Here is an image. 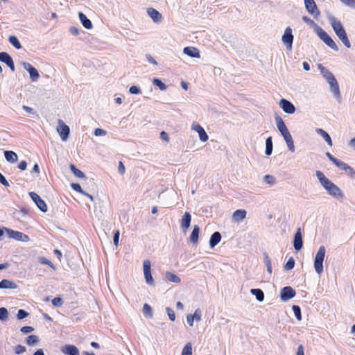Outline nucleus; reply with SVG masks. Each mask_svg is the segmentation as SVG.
Returning <instances> with one entry per match:
<instances>
[{
  "label": "nucleus",
  "instance_id": "f257e3e1",
  "mask_svg": "<svg viewBox=\"0 0 355 355\" xmlns=\"http://www.w3.org/2000/svg\"><path fill=\"white\" fill-rule=\"evenodd\" d=\"M315 175L321 186L329 196L337 200H343L345 196L341 189L329 180L322 171H316Z\"/></svg>",
  "mask_w": 355,
  "mask_h": 355
},
{
  "label": "nucleus",
  "instance_id": "f03ea898",
  "mask_svg": "<svg viewBox=\"0 0 355 355\" xmlns=\"http://www.w3.org/2000/svg\"><path fill=\"white\" fill-rule=\"evenodd\" d=\"M327 19L331 24L335 34L343 42V44L347 47H351V43L348 39L346 31L342 25L341 22L338 20L331 12H327Z\"/></svg>",
  "mask_w": 355,
  "mask_h": 355
},
{
  "label": "nucleus",
  "instance_id": "7ed1b4c3",
  "mask_svg": "<svg viewBox=\"0 0 355 355\" xmlns=\"http://www.w3.org/2000/svg\"><path fill=\"white\" fill-rule=\"evenodd\" d=\"M320 73L329 85L330 90L338 103L341 102V96L338 83L334 74L326 67L320 64L318 66Z\"/></svg>",
  "mask_w": 355,
  "mask_h": 355
},
{
  "label": "nucleus",
  "instance_id": "20e7f679",
  "mask_svg": "<svg viewBox=\"0 0 355 355\" xmlns=\"http://www.w3.org/2000/svg\"><path fill=\"white\" fill-rule=\"evenodd\" d=\"M316 34L318 37L329 48L338 51V47L332 38L320 26L316 28Z\"/></svg>",
  "mask_w": 355,
  "mask_h": 355
},
{
  "label": "nucleus",
  "instance_id": "39448f33",
  "mask_svg": "<svg viewBox=\"0 0 355 355\" xmlns=\"http://www.w3.org/2000/svg\"><path fill=\"white\" fill-rule=\"evenodd\" d=\"M326 250L324 246H320L315 254L314 259V268L317 274L320 275L323 272V261Z\"/></svg>",
  "mask_w": 355,
  "mask_h": 355
},
{
  "label": "nucleus",
  "instance_id": "423d86ee",
  "mask_svg": "<svg viewBox=\"0 0 355 355\" xmlns=\"http://www.w3.org/2000/svg\"><path fill=\"white\" fill-rule=\"evenodd\" d=\"M4 230L9 239H15L21 242H28L30 240L28 235L21 232L15 231L8 228H5Z\"/></svg>",
  "mask_w": 355,
  "mask_h": 355
},
{
  "label": "nucleus",
  "instance_id": "0eeeda50",
  "mask_svg": "<svg viewBox=\"0 0 355 355\" xmlns=\"http://www.w3.org/2000/svg\"><path fill=\"white\" fill-rule=\"evenodd\" d=\"M143 270L146 284L150 286H154L155 282L151 275V263L150 260L146 259L144 261Z\"/></svg>",
  "mask_w": 355,
  "mask_h": 355
},
{
  "label": "nucleus",
  "instance_id": "6e6552de",
  "mask_svg": "<svg viewBox=\"0 0 355 355\" xmlns=\"http://www.w3.org/2000/svg\"><path fill=\"white\" fill-rule=\"evenodd\" d=\"M293 35L292 34V29L291 27L288 26L282 35V42L286 45L287 50L291 51L292 45L293 42Z\"/></svg>",
  "mask_w": 355,
  "mask_h": 355
},
{
  "label": "nucleus",
  "instance_id": "1a4fd4ad",
  "mask_svg": "<svg viewBox=\"0 0 355 355\" xmlns=\"http://www.w3.org/2000/svg\"><path fill=\"white\" fill-rule=\"evenodd\" d=\"M296 295L295 291L291 286H285L280 291V298L282 302H287L294 297Z\"/></svg>",
  "mask_w": 355,
  "mask_h": 355
},
{
  "label": "nucleus",
  "instance_id": "9d476101",
  "mask_svg": "<svg viewBox=\"0 0 355 355\" xmlns=\"http://www.w3.org/2000/svg\"><path fill=\"white\" fill-rule=\"evenodd\" d=\"M305 8L307 12L313 16L314 18H318L320 14L317 5L314 0H304Z\"/></svg>",
  "mask_w": 355,
  "mask_h": 355
},
{
  "label": "nucleus",
  "instance_id": "9b49d317",
  "mask_svg": "<svg viewBox=\"0 0 355 355\" xmlns=\"http://www.w3.org/2000/svg\"><path fill=\"white\" fill-rule=\"evenodd\" d=\"M57 131L59 133L62 141H66L68 139L69 135L70 133L69 127L67 125H66L61 119L58 120Z\"/></svg>",
  "mask_w": 355,
  "mask_h": 355
},
{
  "label": "nucleus",
  "instance_id": "f8f14e48",
  "mask_svg": "<svg viewBox=\"0 0 355 355\" xmlns=\"http://www.w3.org/2000/svg\"><path fill=\"white\" fill-rule=\"evenodd\" d=\"M29 196L42 211L46 212L47 211V206L46 202L40 198L38 194L35 192H30Z\"/></svg>",
  "mask_w": 355,
  "mask_h": 355
},
{
  "label": "nucleus",
  "instance_id": "ddd939ff",
  "mask_svg": "<svg viewBox=\"0 0 355 355\" xmlns=\"http://www.w3.org/2000/svg\"><path fill=\"white\" fill-rule=\"evenodd\" d=\"M22 65L24 69L29 73L30 78L32 80V81H37L40 77V74L37 70L28 62H24L22 63Z\"/></svg>",
  "mask_w": 355,
  "mask_h": 355
},
{
  "label": "nucleus",
  "instance_id": "4468645a",
  "mask_svg": "<svg viewBox=\"0 0 355 355\" xmlns=\"http://www.w3.org/2000/svg\"><path fill=\"white\" fill-rule=\"evenodd\" d=\"M302 245H303V242H302V228L298 227L295 235H294L293 247L296 250H300L302 249Z\"/></svg>",
  "mask_w": 355,
  "mask_h": 355
},
{
  "label": "nucleus",
  "instance_id": "2eb2a0df",
  "mask_svg": "<svg viewBox=\"0 0 355 355\" xmlns=\"http://www.w3.org/2000/svg\"><path fill=\"white\" fill-rule=\"evenodd\" d=\"M279 105L282 109L287 114H293L295 111L294 105L289 101L282 98L280 100Z\"/></svg>",
  "mask_w": 355,
  "mask_h": 355
},
{
  "label": "nucleus",
  "instance_id": "dca6fc26",
  "mask_svg": "<svg viewBox=\"0 0 355 355\" xmlns=\"http://www.w3.org/2000/svg\"><path fill=\"white\" fill-rule=\"evenodd\" d=\"M191 129L198 133L200 141L205 142L208 140L209 137L207 132L200 124L193 123L191 125Z\"/></svg>",
  "mask_w": 355,
  "mask_h": 355
},
{
  "label": "nucleus",
  "instance_id": "f3484780",
  "mask_svg": "<svg viewBox=\"0 0 355 355\" xmlns=\"http://www.w3.org/2000/svg\"><path fill=\"white\" fill-rule=\"evenodd\" d=\"M61 352L67 355H80L78 349L73 345H66L61 347Z\"/></svg>",
  "mask_w": 355,
  "mask_h": 355
},
{
  "label": "nucleus",
  "instance_id": "a211bd4d",
  "mask_svg": "<svg viewBox=\"0 0 355 355\" xmlns=\"http://www.w3.org/2000/svg\"><path fill=\"white\" fill-rule=\"evenodd\" d=\"M183 53L191 58H200V54L199 50L193 46H187L183 49Z\"/></svg>",
  "mask_w": 355,
  "mask_h": 355
},
{
  "label": "nucleus",
  "instance_id": "6ab92c4d",
  "mask_svg": "<svg viewBox=\"0 0 355 355\" xmlns=\"http://www.w3.org/2000/svg\"><path fill=\"white\" fill-rule=\"evenodd\" d=\"M148 15L151 17L155 23H159L162 21V15L157 10L150 8L147 10Z\"/></svg>",
  "mask_w": 355,
  "mask_h": 355
},
{
  "label": "nucleus",
  "instance_id": "aec40b11",
  "mask_svg": "<svg viewBox=\"0 0 355 355\" xmlns=\"http://www.w3.org/2000/svg\"><path fill=\"white\" fill-rule=\"evenodd\" d=\"M338 168L344 171L350 178L355 179V171L347 164L342 162Z\"/></svg>",
  "mask_w": 355,
  "mask_h": 355
},
{
  "label": "nucleus",
  "instance_id": "412c9836",
  "mask_svg": "<svg viewBox=\"0 0 355 355\" xmlns=\"http://www.w3.org/2000/svg\"><path fill=\"white\" fill-rule=\"evenodd\" d=\"M78 17L81 24L85 28L91 29L93 27L91 20L89 19L84 13L80 12Z\"/></svg>",
  "mask_w": 355,
  "mask_h": 355
},
{
  "label": "nucleus",
  "instance_id": "4be33fe9",
  "mask_svg": "<svg viewBox=\"0 0 355 355\" xmlns=\"http://www.w3.org/2000/svg\"><path fill=\"white\" fill-rule=\"evenodd\" d=\"M4 157L7 162L14 164L17 162L18 156L16 153L12 150H5Z\"/></svg>",
  "mask_w": 355,
  "mask_h": 355
},
{
  "label": "nucleus",
  "instance_id": "5701e85b",
  "mask_svg": "<svg viewBox=\"0 0 355 355\" xmlns=\"http://www.w3.org/2000/svg\"><path fill=\"white\" fill-rule=\"evenodd\" d=\"M221 241V235L220 232H215L213 233L209 239V246L211 248H214L217 244Z\"/></svg>",
  "mask_w": 355,
  "mask_h": 355
},
{
  "label": "nucleus",
  "instance_id": "b1692460",
  "mask_svg": "<svg viewBox=\"0 0 355 355\" xmlns=\"http://www.w3.org/2000/svg\"><path fill=\"white\" fill-rule=\"evenodd\" d=\"M246 214V211L244 209H237L233 213V220L236 222L242 220L245 218Z\"/></svg>",
  "mask_w": 355,
  "mask_h": 355
},
{
  "label": "nucleus",
  "instance_id": "393cba45",
  "mask_svg": "<svg viewBox=\"0 0 355 355\" xmlns=\"http://www.w3.org/2000/svg\"><path fill=\"white\" fill-rule=\"evenodd\" d=\"M17 285L12 281L8 279H3L0 282V288L15 289Z\"/></svg>",
  "mask_w": 355,
  "mask_h": 355
},
{
  "label": "nucleus",
  "instance_id": "a878e982",
  "mask_svg": "<svg viewBox=\"0 0 355 355\" xmlns=\"http://www.w3.org/2000/svg\"><path fill=\"white\" fill-rule=\"evenodd\" d=\"M316 132L318 135H320L325 140V141L327 143V144L329 146H332L331 139L329 135L326 131H324V130H322L321 128H317Z\"/></svg>",
  "mask_w": 355,
  "mask_h": 355
},
{
  "label": "nucleus",
  "instance_id": "bb28decb",
  "mask_svg": "<svg viewBox=\"0 0 355 355\" xmlns=\"http://www.w3.org/2000/svg\"><path fill=\"white\" fill-rule=\"evenodd\" d=\"M250 293L252 295H254L257 300L259 302H262L264 300V293L259 288H252L250 290Z\"/></svg>",
  "mask_w": 355,
  "mask_h": 355
},
{
  "label": "nucleus",
  "instance_id": "cd10ccee",
  "mask_svg": "<svg viewBox=\"0 0 355 355\" xmlns=\"http://www.w3.org/2000/svg\"><path fill=\"white\" fill-rule=\"evenodd\" d=\"M273 149V144H272V137H269L266 140V150L265 153L267 156H269L272 154Z\"/></svg>",
  "mask_w": 355,
  "mask_h": 355
},
{
  "label": "nucleus",
  "instance_id": "c85d7f7f",
  "mask_svg": "<svg viewBox=\"0 0 355 355\" xmlns=\"http://www.w3.org/2000/svg\"><path fill=\"white\" fill-rule=\"evenodd\" d=\"M200 229L198 226L195 225L191 234L190 236V241L191 242L193 243H196L198 241V236H199Z\"/></svg>",
  "mask_w": 355,
  "mask_h": 355
},
{
  "label": "nucleus",
  "instance_id": "c756f323",
  "mask_svg": "<svg viewBox=\"0 0 355 355\" xmlns=\"http://www.w3.org/2000/svg\"><path fill=\"white\" fill-rule=\"evenodd\" d=\"M166 277L167 280L171 282L180 283V282H181V279L178 276H177L175 274L171 272H166Z\"/></svg>",
  "mask_w": 355,
  "mask_h": 355
},
{
  "label": "nucleus",
  "instance_id": "7c9ffc66",
  "mask_svg": "<svg viewBox=\"0 0 355 355\" xmlns=\"http://www.w3.org/2000/svg\"><path fill=\"white\" fill-rule=\"evenodd\" d=\"M26 343L30 346H34L39 343V338L36 335H31L26 338Z\"/></svg>",
  "mask_w": 355,
  "mask_h": 355
},
{
  "label": "nucleus",
  "instance_id": "2f4dec72",
  "mask_svg": "<svg viewBox=\"0 0 355 355\" xmlns=\"http://www.w3.org/2000/svg\"><path fill=\"white\" fill-rule=\"evenodd\" d=\"M70 169L75 176L79 178H85V173L78 168H77L74 164H70Z\"/></svg>",
  "mask_w": 355,
  "mask_h": 355
},
{
  "label": "nucleus",
  "instance_id": "473e14b6",
  "mask_svg": "<svg viewBox=\"0 0 355 355\" xmlns=\"http://www.w3.org/2000/svg\"><path fill=\"white\" fill-rule=\"evenodd\" d=\"M275 121L277 129L279 132L287 129L283 119L280 116H275Z\"/></svg>",
  "mask_w": 355,
  "mask_h": 355
},
{
  "label": "nucleus",
  "instance_id": "72a5a7b5",
  "mask_svg": "<svg viewBox=\"0 0 355 355\" xmlns=\"http://www.w3.org/2000/svg\"><path fill=\"white\" fill-rule=\"evenodd\" d=\"M264 262L266 263L267 271L269 274H272V268L271 261L266 252L263 253Z\"/></svg>",
  "mask_w": 355,
  "mask_h": 355
},
{
  "label": "nucleus",
  "instance_id": "f704fd0d",
  "mask_svg": "<svg viewBox=\"0 0 355 355\" xmlns=\"http://www.w3.org/2000/svg\"><path fill=\"white\" fill-rule=\"evenodd\" d=\"M9 42L15 46L17 49H20L21 48V45L19 41V40L14 35H11L8 38Z\"/></svg>",
  "mask_w": 355,
  "mask_h": 355
},
{
  "label": "nucleus",
  "instance_id": "c9c22d12",
  "mask_svg": "<svg viewBox=\"0 0 355 355\" xmlns=\"http://www.w3.org/2000/svg\"><path fill=\"white\" fill-rule=\"evenodd\" d=\"M286 143V145H287V147H288V149L293 153L295 151V145H294V142H293V137L291 135H290L289 137H286L284 139Z\"/></svg>",
  "mask_w": 355,
  "mask_h": 355
},
{
  "label": "nucleus",
  "instance_id": "e433bc0d",
  "mask_svg": "<svg viewBox=\"0 0 355 355\" xmlns=\"http://www.w3.org/2000/svg\"><path fill=\"white\" fill-rule=\"evenodd\" d=\"M12 57L6 52H1L0 53V62H4L8 64V63L11 61Z\"/></svg>",
  "mask_w": 355,
  "mask_h": 355
},
{
  "label": "nucleus",
  "instance_id": "4c0bfd02",
  "mask_svg": "<svg viewBox=\"0 0 355 355\" xmlns=\"http://www.w3.org/2000/svg\"><path fill=\"white\" fill-rule=\"evenodd\" d=\"M181 355H192V345L187 343L182 349Z\"/></svg>",
  "mask_w": 355,
  "mask_h": 355
},
{
  "label": "nucleus",
  "instance_id": "58836bf2",
  "mask_svg": "<svg viewBox=\"0 0 355 355\" xmlns=\"http://www.w3.org/2000/svg\"><path fill=\"white\" fill-rule=\"evenodd\" d=\"M8 319V310L4 307L0 308V320H1L2 322H5V321H7Z\"/></svg>",
  "mask_w": 355,
  "mask_h": 355
},
{
  "label": "nucleus",
  "instance_id": "ea45409f",
  "mask_svg": "<svg viewBox=\"0 0 355 355\" xmlns=\"http://www.w3.org/2000/svg\"><path fill=\"white\" fill-rule=\"evenodd\" d=\"M153 83L154 85L158 87L162 91L166 89V85L161 80L158 78H154L153 80Z\"/></svg>",
  "mask_w": 355,
  "mask_h": 355
},
{
  "label": "nucleus",
  "instance_id": "a19ab883",
  "mask_svg": "<svg viewBox=\"0 0 355 355\" xmlns=\"http://www.w3.org/2000/svg\"><path fill=\"white\" fill-rule=\"evenodd\" d=\"M326 156L329 159V160H331L334 164H335L337 167L339 166V165L341 164V162L343 161L338 159H336V157H334L329 152H327L326 153Z\"/></svg>",
  "mask_w": 355,
  "mask_h": 355
},
{
  "label": "nucleus",
  "instance_id": "79ce46f5",
  "mask_svg": "<svg viewBox=\"0 0 355 355\" xmlns=\"http://www.w3.org/2000/svg\"><path fill=\"white\" fill-rule=\"evenodd\" d=\"M292 309H293V311L294 312L295 316L297 318V320H301L302 315H301V309H300V306L297 305H293Z\"/></svg>",
  "mask_w": 355,
  "mask_h": 355
},
{
  "label": "nucleus",
  "instance_id": "37998d69",
  "mask_svg": "<svg viewBox=\"0 0 355 355\" xmlns=\"http://www.w3.org/2000/svg\"><path fill=\"white\" fill-rule=\"evenodd\" d=\"M295 266V260L293 257H290L284 266L285 270H290Z\"/></svg>",
  "mask_w": 355,
  "mask_h": 355
},
{
  "label": "nucleus",
  "instance_id": "c03bdc74",
  "mask_svg": "<svg viewBox=\"0 0 355 355\" xmlns=\"http://www.w3.org/2000/svg\"><path fill=\"white\" fill-rule=\"evenodd\" d=\"M71 188H72L74 191H77V192H78V193H81V194H83V195H87V193H86L85 191H84L82 189V188H81V187H80V185L79 184H78V183H72V184H71Z\"/></svg>",
  "mask_w": 355,
  "mask_h": 355
},
{
  "label": "nucleus",
  "instance_id": "a18cd8bd",
  "mask_svg": "<svg viewBox=\"0 0 355 355\" xmlns=\"http://www.w3.org/2000/svg\"><path fill=\"white\" fill-rule=\"evenodd\" d=\"M39 261H40V263L44 264V265H48L51 268H53V270H55V267L54 266V265L51 263V261H49L46 258H45V257H39Z\"/></svg>",
  "mask_w": 355,
  "mask_h": 355
},
{
  "label": "nucleus",
  "instance_id": "49530a36",
  "mask_svg": "<svg viewBox=\"0 0 355 355\" xmlns=\"http://www.w3.org/2000/svg\"><path fill=\"white\" fill-rule=\"evenodd\" d=\"M302 20L307 24L310 25L311 26H313L315 28V31L316 32V28H317V26H319L317 25L311 19H310L307 16H303Z\"/></svg>",
  "mask_w": 355,
  "mask_h": 355
},
{
  "label": "nucleus",
  "instance_id": "de8ad7c7",
  "mask_svg": "<svg viewBox=\"0 0 355 355\" xmlns=\"http://www.w3.org/2000/svg\"><path fill=\"white\" fill-rule=\"evenodd\" d=\"M263 180L266 183L270 185H273L275 182V177L270 175H266L263 177Z\"/></svg>",
  "mask_w": 355,
  "mask_h": 355
},
{
  "label": "nucleus",
  "instance_id": "09e8293b",
  "mask_svg": "<svg viewBox=\"0 0 355 355\" xmlns=\"http://www.w3.org/2000/svg\"><path fill=\"white\" fill-rule=\"evenodd\" d=\"M143 313L145 315H148L149 317H152L153 311L150 306L148 304H144L143 307Z\"/></svg>",
  "mask_w": 355,
  "mask_h": 355
},
{
  "label": "nucleus",
  "instance_id": "8fccbe9b",
  "mask_svg": "<svg viewBox=\"0 0 355 355\" xmlns=\"http://www.w3.org/2000/svg\"><path fill=\"white\" fill-rule=\"evenodd\" d=\"M14 351L16 354L19 355L24 353L26 351V349L24 346L18 345L15 347Z\"/></svg>",
  "mask_w": 355,
  "mask_h": 355
},
{
  "label": "nucleus",
  "instance_id": "3c124183",
  "mask_svg": "<svg viewBox=\"0 0 355 355\" xmlns=\"http://www.w3.org/2000/svg\"><path fill=\"white\" fill-rule=\"evenodd\" d=\"M166 311L167 313V315H168L169 319L171 321H174L175 320V314L174 311L170 307H166Z\"/></svg>",
  "mask_w": 355,
  "mask_h": 355
},
{
  "label": "nucleus",
  "instance_id": "603ef678",
  "mask_svg": "<svg viewBox=\"0 0 355 355\" xmlns=\"http://www.w3.org/2000/svg\"><path fill=\"white\" fill-rule=\"evenodd\" d=\"M191 316L193 317L194 320L197 321H200L202 317L201 310L200 309H196L193 315L191 314Z\"/></svg>",
  "mask_w": 355,
  "mask_h": 355
},
{
  "label": "nucleus",
  "instance_id": "864d4df0",
  "mask_svg": "<svg viewBox=\"0 0 355 355\" xmlns=\"http://www.w3.org/2000/svg\"><path fill=\"white\" fill-rule=\"evenodd\" d=\"M28 315V313L23 309H19L17 312V319L22 320Z\"/></svg>",
  "mask_w": 355,
  "mask_h": 355
},
{
  "label": "nucleus",
  "instance_id": "5fc2aeb1",
  "mask_svg": "<svg viewBox=\"0 0 355 355\" xmlns=\"http://www.w3.org/2000/svg\"><path fill=\"white\" fill-rule=\"evenodd\" d=\"M345 6L355 9V0H340Z\"/></svg>",
  "mask_w": 355,
  "mask_h": 355
},
{
  "label": "nucleus",
  "instance_id": "6e6d98bb",
  "mask_svg": "<svg viewBox=\"0 0 355 355\" xmlns=\"http://www.w3.org/2000/svg\"><path fill=\"white\" fill-rule=\"evenodd\" d=\"M129 92L132 94H139L141 90L139 87L133 85L130 87Z\"/></svg>",
  "mask_w": 355,
  "mask_h": 355
},
{
  "label": "nucleus",
  "instance_id": "4d7b16f0",
  "mask_svg": "<svg viewBox=\"0 0 355 355\" xmlns=\"http://www.w3.org/2000/svg\"><path fill=\"white\" fill-rule=\"evenodd\" d=\"M119 236H120L119 230H115L114 232L113 243H114V245L116 246H117L119 245Z\"/></svg>",
  "mask_w": 355,
  "mask_h": 355
},
{
  "label": "nucleus",
  "instance_id": "13d9d810",
  "mask_svg": "<svg viewBox=\"0 0 355 355\" xmlns=\"http://www.w3.org/2000/svg\"><path fill=\"white\" fill-rule=\"evenodd\" d=\"M63 301L60 297H55L52 300V304L55 306H61L62 305Z\"/></svg>",
  "mask_w": 355,
  "mask_h": 355
},
{
  "label": "nucleus",
  "instance_id": "bf43d9fd",
  "mask_svg": "<svg viewBox=\"0 0 355 355\" xmlns=\"http://www.w3.org/2000/svg\"><path fill=\"white\" fill-rule=\"evenodd\" d=\"M21 332L27 334L29 333H31L34 331V329L31 326H25L21 328L20 329Z\"/></svg>",
  "mask_w": 355,
  "mask_h": 355
},
{
  "label": "nucleus",
  "instance_id": "052dcab7",
  "mask_svg": "<svg viewBox=\"0 0 355 355\" xmlns=\"http://www.w3.org/2000/svg\"><path fill=\"white\" fill-rule=\"evenodd\" d=\"M107 132L101 128H96L94 130V135L95 136H105L106 135Z\"/></svg>",
  "mask_w": 355,
  "mask_h": 355
},
{
  "label": "nucleus",
  "instance_id": "680f3d73",
  "mask_svg": "<svg viewBox=\"0 0 355 355\" xmlns=\"http://www.w3.org/2000/svg\"><path fill=\"white\" fill-rule=\"evenodd\" d=\"M191 216L189 212H185L181 219V222H191Z\"/></svg>",
  "mask_w": 355,
  "mask_h": 355
},
{
  "label": "nucleus",
  "instance_id": "e2e57ef3",
  "mask_svg": "<svg viewBox=\"0 0 355 355\" xmlns=\"http://www.w3.org/2000/svg\"><path fill=\"white\" fill-rule=\"evenodd\" d=\"M69 32L73 35H78L80 33L78 28L76 26H71L69 28Z\"/></svg>",
  "mask_w": 355,
  "mask_h": 355
},
{
  "label": "nucleus",
  "instance_id": "0e129e2a",
  "mask_svg": "<svg viewBox=\"0 0 355 355\" xmlns=\"http://www.w3.org/2000/svg\"><path fill=\"white\" fill-rule=\"evenodd\" d=\"M0 183L5 187H9L10 184L6 178L0 173Z\"/></svg>",
  "mask_w": 355,
  "mask_h": 355
},
{
  "label": "nucleus",
  "instance_id": "69168bd1",
  "mask_svg": "<svg viewBox=\"0 0 355 355\" xmlns=\"http://www.w3.org/2000/svg\"><path fill=\"white\" fill-rule=\"evenodd\" d=\"M27 167V162L25 160H23L20 162V163L18 164V168L24 171Z\"/></svg>",
  "mask_w": 355,
  "mask_h": 355
},
{
  "label": "nucleus",
  "instance_id": "338daca9",
  "mask_svg": "<svg viewBox=\"0 0 355 355\" xmlns=\"http://www.w3.org/2000/svg\"><path fill=\"white\" fill-rule=\"evenodd\" d=\"M146 58L147 59V60L153 64H155V65H157V61L150 55V54H146Z\"/></svg>",
  "mask_w": 355,
  "mask_h": 355
},
{
  "label": "nucleus",
  "instance_id": "774afa93",
  "mask_svg": "<svg viewBox=\"0 0 355 355\" xmlns=\"http://www.w3.org/2000/svg\"><path fill=\"white\" fill-rule=\"evenodd\" d=\"M118 171L120 174H123L125 173V168L122 162H119Z\"/></svg>",
  "mask_w": 355,
  "mask_h": 355
}]
</instances>
